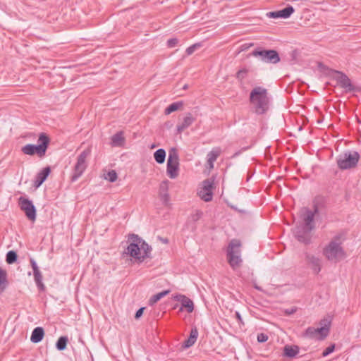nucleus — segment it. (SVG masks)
Segmentation results:
<instances>
[{
	"mask_svg": "<svg viewBox=\"0 0 361 361\" xmlns=\"http://www.w3.org/2000/svg\"><path fill=\"white\" fill-rule=\"evenodd\" d=\"M30 264L32 269L37 267V264L34 259H30Z\"/></svg>",
	"mask_w": 361,
	"mask_h": 361,
	"instance_id": "de8ad7c7",
	"label": "nucleus"
},
{
	"mask_svg": "<svg viewBox=\"0 0 361 361\" xmlns=\"http://www.w3.org/2000/svg\"><path fill=\"white\" fill-rule=\"evenodd\" d=\"M268 340V336L265 334L261 333L257 335V341L259 343L266 342Z\"/></svg>",
	"mask_w": 361,
	"mask_h": 361,
	"instance_id": "79ce46f5",
	"label": "nucleus"
},
{
	"mask_svg": "<svg viewBox=\"0 0 361 361\" xmlns=\"http://www.w3.org/2000/svg\"><path fill=\"white\" fill-rule=\"evenodd\" d=\"M181 307H180V311H182L183 308H185L186 311L188 313L192 312L194 310V304L191 299L188 298L187 296L181 301Z\"/></svg>",
	"mask_w": 361,
	"mask_h": 361,
	"instance_id": "393cba45",
	"label": "nucleus"
},
{
	"mask_svg": "<svg viewBox=\"0 0 361 361\" xmlns=\"http://www.w3.org/2000/svg\"><path fill=\"white\" fill-rule=\"evenodd\" d=\"M18 255L17 253L13 250H10L7 252L6 256V262L9 264H13L17 261Z\"/></svg>",
	"mask_w": 361,
	"mask_h": 361,
	"instance_id": "72a5a7b5",
	"label": "nucleus"
},
{
	"mask_svg": "<svg viewBox=\"0 0 361 361\" xmlns=\"http://www.w3.org/2000/svg\"><path fill=\"white\" fill-rule=\"evenodd\" d=\"M202 216V212L200 211H196L195 213L192 214L190 216L192 221H198Z\"/></svg>",
	"mask_w": 361,
	"mask_h": 361,
	"instance_id": "37998d69",
	"label": "nucleus"
},
{
	"mask_svg": "<svg viewBox=\"0 0 361 361\" xmlns=\"http://www.w3.org/2000/svg\"><path fill=\"white\" fill-rule=\"evenodd\" d=\"M200 47H201V43H195L188 47L185 50V52L188 56H190L195 51V50Z\"/></svg>",
	"mask_w": 361,
	"mask_h": 361,
	"instance_id": "c9c22d12",
	"label": "nucleus"
},
{
	"mask_svg": "<svg viewBox=\"0 0 361 361\" xmlns=\"http://www.w3.org/2000/svg\"><path fill=\"white\" fill-rule=\"evenodd\" d=\"M268 50H266V49H262L261 48H257L255 50H253L250 54H251V56H255V57H259L260 59L263 62H264L266 60V56H267L266 52Z\"/></svg>",
	"mask_w": 361,
	"mask_h": 361,
	"instance_id": "7c9ffc66",
	"label": "nucleus"
},
{
	"mask_svg": "<svg viewBox=\"0 0 361 361\" xmlns=\"http://www.w3.org/2000/svg\"><path fill=\"white\" fill-rule=\"evenodd\" d=\"M32 270H33V274H35L38 273V272H39V271H40V270H39V269L38 266H37V267H35V268H33V269H32Z\"/></svg>",
	"mask_w": 361,
	"mask_h": 361,
	"instance_id": "8fccbe9b",
	"label": "nucleus"
},
{
	"mask_svg": "<svg viewBox=\"0 0 361 361\" xmlns=\"http://www.w3.org/2000/svg\"><path fill=\"white\" fill-rule=\"evenodd\" d=\"M299 353V348L297 345H286L283 348V355L293 358Z\"/></svg>",
	"mask_w": 361,
	"mask_h": 361,
	"instance_id": "5701e85b",
	"label": "nucleus"
},
{
	"mask_svg": "<svg viewBox=\"0 0 361 361\" xmlns=\"http://www.w3.org/2000/svg\"><path fill=\"white\" fill-rule=\"evenodd\" d=\"M169 180H164L160 184V192H167Z\"/></svg>",
	"mask_w": 361,
	"mask_h": 361,
	"instance_id": "a19ab883",
	"label": "nucleus"
},
{
	"mask_svg": "<svg viewBox=\"0 0 361 361\" xmlns=\"http://www.w3.org/2000/svg\"><path fill=\"white\" fill-rule=\"evenodd\" d=\"M183 102H176L171 104L169 106L166 108L164 113L166 115H169L171 114L172 112L178 110L180 106H182Z\"/></svg>",
	"mask_w": 361,
	"mask_h": 361,
	"instance_id": "473e14b6",
	"label": "nucleus"
},
{
	"mask_svg": "<svg viewBox=\"0 0 361 361\" xmlns=\"http://www.w3.org/2000/svg\"><path fill=\"white\" fill-rule=\"evenodd\" d=\"M154 157L158 164H163L166 159V151L164 149H157L154 153Z\"/></svg>",
	"mask_w": 361,
	"mask_h": 361,
	"instance_id": "cd10ccee",
	"label": "nucleus"
},
{
	"mask_svg": "<svg viewBox=\"0 0 361 361\" xmlns=\"http://www.w3.org/2000/svg\"><path fill=\"white\" fill-rule=\"evenodd\" d=\"M319 213L318 206L314 204L313 206V210H310L308 208L302 209V219L303 221L302 226H307V228H311L312 229H314L315 224L314 221V218L315 214Z\"/></svg>",
	"mask_w": 361,
	"mask_h": 361,
	"instance_id": "9d476101",
	"label": "nucleus"
},
{
	"mask_svg": "<svg viewBox=\"0 0 361 361\" xmlns=\"http://www.w3.org/2000/svg\"><path fill=\"white\" fill-rule=\"evenodd\" d=\"M198 330L196 326H192L190 330V336L188 339H186L182 346L183 348H188L191 346H192L198 337Z\"/></svg>",
	"mask_w": 361,
	"mask_h": 361,
	"instance_id": "6ab92c4d",
	"label": "nucleus"
},
{
	"mask_svg": "<svg viewBox=\"0 0 361 361\" xmlns=\"http://www.w3.org/2000/svg\"><path fill=\"white\" fill-rule=\"evenodd\" d=\"M185 295L181 294H176L173 296V299L176 301H178L181 302V301L185 298Z\"/></svg>",
	"mask_w": 361,
	"mask_h": 361,
	"instance_id": "c03bdc74",
	"label": "nucleus"
},
{
	"mask_svg": "<svg viewBox=\"0 0 361 361\" xmlns=\"http://www.w3.org/2000/svg\"><path fill=\"white\" fill-rule=\"evenodd\" d=\"M220 154L221 149L219 148H214L207 154V164L209 169L214 168V163L216 161V159L220 155Z\"/></svg>",
	"mask_w": 361,
	"mask_h": 361,
	"instance_id": "412c9836",
	"label": "nucleus"
},
{
	"mask_svg": "<svg viewBox=\"0 0 361 361\" xmlns=\"http://www.w3.org/2000/svg\"><path fill=\"white\" fill-rule=\"evenodd\" d=\"M240 154V152H235V153L233 154V157H235L238 156Z\"/></svg>",
	"mask_w": 361,
	"mask_h": 361,
	"instance_id": "3c124183",
	"label": "nucleus"
},
{
	"mask_svg": "<svg viewBox=\"0 0 361 361\" xmlns=\"http://www.w3.org/2000/svg\"><path fill=\"white\" fill-rule=\"evenodd\" d=\"M335 349V345H331L328 346L322 353V356L326 357L334 352Z\"/></svg>",
	"mask_w": 361,
	"mask_h": 361,
	"instance_id": "58836bf2",
	"label": "nucleus"
},
{
	"mask_svg": "<svg viewBox=\"0 0 361 361\" xmlns=\"http://www.w3.org/2000/svg\"><path fill=\"white\" fill-rule=\"evenodd\" d=\"M335 73L338 75L336 77V80L342 88L349 92L355 90V87L351 83L350 78L345 73L338 71H335Z\"/></svg>",
	"mask_w": 361,
	"mask_h": 361,
	"instance_id": "4468645a",
	"label": "nucleus"
},
{
	"mask_svg": "<svg viewBox=\"0 0 361 361\" xmlns=\"http://www.w3.org/2000/svg\"><path fill=\"white\" fill-rule=\"evenodd\" d=\"M144 310H145V307H140V309H138V310H137V312L135 314V318L136 319H138L142 315Z\"/></svg>",
	"mask_w": 361,
	"mask_h": 361,
	"instance_id": "a18cd8bd",
	"label": "nucleus"
},
{
	"mask_svg": "<svg viewBox=\"0 0 361 361\" xmlns=\"http://www.w3.org/2000/svg\"><path fill=\"white\" fill-rule=\"evenodd\" d=\"M160 197L164 204H168L170 200L169 194L167 192H160Z\"/></svg>",
	"mask_w": 361,
	"mask_h": 361,
	"instance_id": "4c0bfd02",
	"label": "nucleus"
},
{
	"mask_svg": "<svg viewBox=\"0 0 361 361\" xmlns=\"http://www.w3.org/2000/svg\"><path fill=\"white\" fill-rule=\"evenodd\" d=\"M255 288L259 290H262V289L257 286H255Z\"/></svg>",
	"mask_w": 361,
	"mask_h": 361,
	"instance_id": "603ef678",
	"label": "nucleus"
},
{
	"mask_svg": "<svg viewBox=\"0 0 361 361\" xmlns=\"http://www.w3.org/2000/svg\"><path fill=\"white\" fill-rule=\"evenodd\" d=\"M125 138L123 137V133L122 131L116 133L111 137V145L114 147L123 146Z\"/></svg>",
	"mask_w": 361,
	"mask_h": 361,
	"instance_id": "b1692460",
	"label": "nucleus"
},
{
	"mask_svg": "<svg viewBox=\"0 0 361 361\" xmlns=\"http://www.w3.org/2000/svg\"><path fill=\"white\" fill-rule=\"evenodd\" d=\"M20 209L25 212L28 219L32 221L36 220V208L32 202L27 198L20 197L18 199Z\"/></svg>",
	"mask_w": 361,
	"mask_h": 361,
	"instance_id": "1a4fd4ad",
	"label": "nucleus"
},
{
	"mask_svg": "<svg viewBox=\"0 0 361 361\" xmlns=\"http://www.w3.org/2000/svg\"><path fill=\"white\" fill-rule=\"evenodd\" d=\"M295 312H296V308H295V307L287 309L285 311L286 314H288V315L292 314L295 313Z\"/></svg>",
	"mask_w": 361,
	"mask_h": 361,
	"instance_id": "49530a36",
	"label": "nucleus"
},
{
	"mask_svg": "<svg viewBox=\"0 0 361 361\" xmlns=\"http://www.w3.org/2000/svg\"><path fill=\"white\" fill-rule=\"evenodd\" d=\"M117 178L116 172L114 170H111L108 172L106 179L109 180L111 183H114L116 180Z\"/></svg>",
	"mask_w": 361,
	"mask_h": 361,
	"instance_id": "e433bc0d",
	"label": "nucleus"
},
{
	"mask_svg": "<svg viewBox=\"0 0 361 361\" xmlns=\"http://www.w3.org/2000/svg\"><path fill=\"white\" fill-rule=\"evenodd\" d=\"M179 172V156L176 148H171L169 152L166 165L168 176L174 179L178 177Z\"/></svg>",
	"mask_w": 361,
	"mask_h": 361,
	"instance_id": "6e6552de",
	"label": "nucleus"
},
{
	"mask_svg": "<svg viewBox=\"0 0 361 361\" xmlns=\"http://www.w3.org/2000/svg\"><path fill=\"white\" fill-rule=\"evenodd\" d=\"M360 154L356 151H345L336 158L338 167L341 170L355 168L360 160Z\"/></svg>",
	"mask_w": 361,
	"mask_h": 361,
	"instance_id": "39448f33",
	"label": "nucleus"
},
{
	"mask_svg": "<svg viewBox=\"0 0 361 361\" xmlns=\"http://www.w3.org/2000/svg\"><path fill=\"white\" fill-rule=\"evenodd\" d=\"M50 172L51 169L49 166L44 168L40 171L35 176L34 186L35 188H39L46 180Z\"/></svg>",
	"mask_w": 361,
	"mask_h": 361,
	"instance_id": "f3484780",
	"label": "nucleus"
},
{
	"mask_svg": "<svg viewBox=\"0 0 361 361\" xmlns=\"http://www.w3.org/2000/svg\"><path fill=\"white\" fill-rule=\"evenodd\" d=\"M214 183L212 179H206L202 182V188L199 192V195L204 201L209 202L212 200Z\"/></svg>",
	"mask_w": 361,
	"mask_h": 361,
	"instance_id": "ddd939ff",
	"label": "nucleus"
},
{
	"mask_svg": "<svg viewBox=\"0 0 361 361\" xmlns=\"http://www.w3.org/2000/svg\"><path fill=\"white\" fill-rule=\"evenodd\" d=\"M303 336L310 339L322 341L329 335L326 334V329L325 328L310 326L305 330Z\"/></svg>",
	"mask_w": 361,
	"mask_h": 361,
	"instance_id": "f8f14e48",
	"label": "nucleus"
},
{
	"mask_svg": "<svg viewBox=\"0 0 361 361\" xmlns=\"http://www.w3.org/2000/svg\"><path fill=\"white\" fill-rule=\"evenodd\" d=\"M6 272L0 267V293L3 292L6 289Z\"/></svg>",
	"mask_w": 361,
	"mask_h": 361,
	"instance_id": "2f4dec72",
	"label": "nucleus"
},
{
	"mask_svg": "<svg viewBox=\"0 0 361 361\" xmlns=\"http://www.w3.org/2000/svg\"><path fill=\"white\" fill-rule=\"evenodd\" d=\"M178 40L177 38H171L167 40V46L169 48H173L177 45Z\"/></svg>",
	"mask_w": 361,
	"mask_h": 361,
	"instance_id": "ea45409f",
	"label": "nucleus"
},
{
	"mask_svg": "<svg viewBox=\"0 0 361 361\" xmlns=\"http://www.w3.org/2000/svg\"><path fill=\"white\" fill-rule=\"evenodd\" d=\"M34 276V280L36 283V286L39 291H44L45 290V286L42 282V274L41 271L36 273L33 274Z\"/></svg>",
	"mask_w": 361,
	"mask_h": 361,
	"instance_id": "bb28decb",
	"label": "nucleus"
},
{
	"mask_svg": "<svg viewBox=\"0 0 361 361\" xmlns=\"http://www.w3.org/2000/svg\"><path fill=\"white\" fill-rule=\"evenodd\" d=\"M44 336V331L42 327L38 326L33 329L31 336L30 341L33 343H37L42 341Z\"/></svg>",
	"mask_w": 361,
	"mask_h": 361,
	"instance_id": "aec40b11",
	"label": "nucleus"
},
{
	"mask_svg": "<svg viewBox=\"0 0 361 361\" xmlns=\"http://www.w3.org/2000/svg\"><path fill=\"white\" fill-rule=\"evenodd\" d=\"M248 72L249 71L247 68H243L236 73L235 78L238 80L240 85H243V80L247 78Z\"/></svg>",
	"mask_w": 361,
	"mask_h": 361,
	"instance_id": "c85d7f7f",
	"label": "nucleus"
},
{
	"mask_svg": "<svg viewBox=\"0 0 361 361\" xmlns=\"http://www.w3.org/2000/svg\"><path fill=\"white\" fill-rule=\"evenodd\" d=\"M235 315H236V317H237L238 320L239 322H242V317H241V316H240V313H239V312H235Z\"/></svg>",
	"mask_w": 361,
	"mask_h": 361,
	"instance_id": "09e8293b",
	"label": "nucleus"
},
{
	"mask_svg": "<svg viewBox=\"0 0 361 361\" xmlns=\"http://www.w3.org/2000/svg\"><path fill=\"white\" fill-rule=\"evenodd\" d=\"M195 120V118L192 116V115L190 113H188L183 118L182 123L177 125V133L180 134L185 129L190 126Z\"/></svg>",
	"mask_w": 361,
	"mask_h": 361,
	"instance_id": "a211bd4d",
	"label": "nucleus"
},
{
	"mask_svg": "<svg viewBox=\"0 0 361 361\" xmlns=\"http://www.w3.org/2000/svg\"><path fill=\"white\" fill-rule=\"evenodd\" d=\"M294 11V8L291 6H288L279 11L269 12L267 13V16L270 18H288Z\"/></svg>",
	"mask_w": 361,
	"mask_h": 361,
	"instance_id": "2eb2a0df",
	"label": "nucleus"
},
{
	"mask_svg": "<svg viewBox=\"0 0 361 361\" xmlns=\"http://www.w3.org/2000/svg\"><path fill=\"white\" fill-rule=\"evenodd\" d=\"M130 239L131 242L127 247V255L139 262H142L145 259L149 257V254L152 251L151 246L137 235L131 234Z\"/></svg>",
	"mask_w": 361,
	"mask_h": 361,
	"instance_id": "f03ea898",
	"label": "nucleus"
},
{
	"mask_svg": "<svg viewBox=\"0 0 361 361\" xmlns=\"http://www.w3.org/2000/svg\"><path fill=\"white\" fill-rule=\"evenodd\" d=\"M49 142V137L44 133H41L38 137V145L27 144L21 148V151L24 154L30 156L37 154L42 158L46 154Z\"/></svg>",
	"mask_w": 361,
	"mask_h": 361,
	"instance_id": "20e7f679",
	"label": "nucleus"
},
{
	"mask_svg": "<svg viewBox=\"0 0 361 361\" xmlns=\"http://www.w3.org/2000/svg\"><path fill=\"white\" fill-rule=\"evenodd\" d=\"M331 324V319L330 318H324L319 322L320 328L326 329V334L328 335L329 334Z\"/></svg>",
	"mask_w": 361,
	"mask_h": 361,
	"instance_id": "f704fd0d",
	"label": "nucleus"
},
{
	"mask_svg": "<svg viewBox=\"0 0 361 361\" xmlns=\"http://www.w3.org/2000/svg\"><path fill=\"white\" fill-rule=\"evenodd\" d=\"M265 63L276 64L280 61V57L276 50L270 49L267 52Z\"/></svg>",
	"mask_w": 361,
	"mask_h": 361,
	"instance_id": "4be33fe9",
	"label": "nucleus"
},
{
	"mask_svg": "<svg viewBox=\"0 0 361 361\" xmlns=\"http://www.w3.org/2000/svg\"><path fill=\"white\" fill-rule=\"evenodd\" d=\"M170 292H171L170 290H163V291H161L160 293H158L154 295L149 300V305H154L156 302H157L162 298H164V296L167 295Z\"/></svg>",
	"mask_w": 361,
	"mask_h": 361,
	"instance_id": "a878e982",
	"label": "nucleus"
},
{
	"mask_svg": "<svg viewBox=\"0 0 361 361\" xmlns=\"http://www.w3.org/2000/svg\"><path fill=\"white\" fill-rule=\"evenodd\" d=\"M91 154V148L84 149L78 157L76 164L74 166L73 173L71 177L72 181L77 180L84 173L87 167V159Z\"/></svg>",
	"mask_w": 361,
	"mask_h": 361,
	"instance_id": "423d86ee",
	"label": "nucleus"
},
{
	"mask_svg": "<svg viewBox=\"0 0 361 361\" xmlns=\"http://www.w3.org/2000/svg\"><path fill=\"white\" fill-rule=\"evenodd\" d=\"M187 88H188V85H185L183 86V89H187Z\"/></svg>",
	"mask_w": 361,
	"mask_h": 361,
	"instance_id": "864d4df0",
	"label": "nucleus"
},
{
	"mask_svg": "<svg viewBox=\"0 0 361 361\" xmlns=\"http://www.w3.org/2000/svg\"><path fill=\"white\" fill-rule=\"evenodd\" d=\"M68 342V338L67 336H61L56 341V348L60 351L63 350L66 348Z\"/></svg>",
	"mask_w": 361,
	"mask_h": 361,
	"instance_id": "c756f323",
	"label": "nucleus"
},
{
	"mask_svg": "<svg viewBox=\"0 0 361 361\" xmlns=\"http://www.w3.org/2000/svg\"><path fill=\"white\" fill-rule=\"evenodd\" d=\"M306 260L314 274H318L321 271L322 259L319 257L312 254H307Z\"/></svg>",
	"mask_w": 361,
	"mask_h": 361,
	"instance_id": "dca6fc26",
	"label": "nucleus"
},
{
	"mask_svg": "<svg viewBox=\"0 0 361 361\" xmlns=\"http://www.w3.org/2000/svg\"><path fill=\"white\" fill-rule=\"evenodd\" d=\"M249 101L254 113L263 115L269 111L271 98L267 89L262 86H256L250 93Z\"/></svg>",
	"mask_w": 361,
	"mask_h": 361,
	"instance_id": "f257e3e1",
	"label": "nucleus"
},
{
	"mask_svg": "<svg viewBox=\"0 0 361 361\" xmlns=\"http://www.w3.org/2000/svg\"><path fill=\"white\" fill-rule=\"evenodd\" d=\"M312 229L307 226L299 225L297 226L294 229V235L297 240L305 244H309L311 242L312 238Z\"/></svg>",
	"mask_w": 361,
	"mask_h": 361,
	"instance_id": "9b49d317",
	"label": "nucleus"
},
{
	"mask_svg": "<svg viewBox=\"0 0 361 361\" xmlns=\"http://www.w3.org/2000/svg\"><path fill=\"white\" fill-rule=\"evenodd\" d=\"M240 242L235 239L232 240L228 245L227 250L228 261L231 267L233 268L238 267L242 262L240 255Z\"/></svg>",
	"mask_w": 361,
	"mask_h": 361,
	"instance_id": "0eeeda50",
	"label": "nucleus"
},
{
	"mask_svg": "<svg viewBox=\"0 0 361 361\" xmlns=\"http://www.w3.org/2000/svg\"><path fill=\"white\" fill-rule=\"evenodd\" d=\"M323 255L332 263H337L346 257L345 252L341 246V236L337 235L324 247Z\"/></svg>",
	"mask_w": 361,
	"mask_h": 361,
	"instance_id": "7ed1b4c3",
	"label": "nucleus"
}]
</instances>
